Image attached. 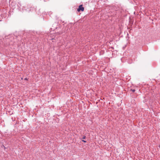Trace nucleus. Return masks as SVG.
Masks as SVG:
<instances>
[{"instance_id": "f257e3e1", "label": "nucleus", "mask_w": 160, "mask_h": 160, "mask_svg": "<svg viewBox=\"0 0 160 160\" xmlns=\"http://www.w3.org/2000/svg\"><path fill=\"white\" fill-rule=\"evenodd\" d=\"M31 7H29V8L28 6H25L22 7L21 8V10L22 11H26L27 12L30 11L31 10L30 8Z\"/></svg>"}, {"instance_id": "f03ea898", "label": "nucleus", "mask_w": 160, "mask_h": 160, "mask_svg": "<svg viewBox=\"0 0 160 160\" xmlns=\"http://www.w3.org/2000/svg\"><path fill=\"white\" fill-rule=\"evenodd\" d=\"M77 10L78 12H80V11H83L84 10V8L82 7V5H81L79 6Z\"/></svg>"}, {"instance_id": "7ed1b4c3", "label": "nucleus", "mask_w": 160, "mask_h": 160, "mask_svg": "<svg viewBox=\"0 0 160 160\" xmlns=\"http://www.w3.org/2000/svg\"><path fill=\"white\" fill-rule=\"evenodd\" d=\"M17 6L18 7V9H19L21 11H22L21 10V3L20 2H18V3L17 4Z\"/></svg>"}, {"instance_id": "20e7f679", "label": "nucleus", "mask_w": 160, "mask_h": 160, "mask_svg": "<svg viewBox=\"0 0 160 160\" xmlns=\"http://www.w3.org/2000/svg\"><path fill=\"white\" fill-rule=\"evenodd\" d=\"M14 3H15L14 2H12L11 4V5L12 6V7H13V6L14 5Z\"/></svg>"}, {"instance_id": "39448f33", "label": "nucleus", "mask_w": 160, "mask_h": 160, "mask_svg": "<svg viewBox=\"0 0 160 160\" xmlns=\"http://www.w3.org/2000/svg\"><path fill=\"white\" fill-rule=\"evenodd\" d=\"M131 90L133 92L135 91V89H131Z\"/></svg>"}, {"instance_id": "423d86ee", "label": "nucleus", "mask_w": 160, "mask_h": 160, "mask_svg": "<svg viewBox=\"0 0 160 160\" xmlns=\"http://www.w3.org/2000/svg\"><path fill=\"white\" fill-rule=\"evenodd\" d=\"M86 138V136H83V137L82 138L83 139H85Z\"/></svg>"}, {"instance_id": "0eeeda50", "label": "nucleus", "mask_w": 160, "mask_h": 160, "mask_svg": "<svg viewBox=\"0 0 160 160\" xmlns=\"http://www.w3.org/2000/svg\"><path fill=\"white\" fill-rule=\"evenodd\" d=\"M82 141L84 142H86V141L84 140H82Z\"/></svg>"}, {"instance_id": "6e6552de", "label": "nucleus", "mask_w": 160, "mask_h": 160, "mask_svg": "<svg viewBox=\"0 0 160 160\" xmlns=\"http://www.w3.org/2000/svg\"><path fill=\"white\" fill-rule=\"evenodd\" d=\"M24 79L26 80H28V79L27 78H25Z\"/></svg>"}]
</instances>
